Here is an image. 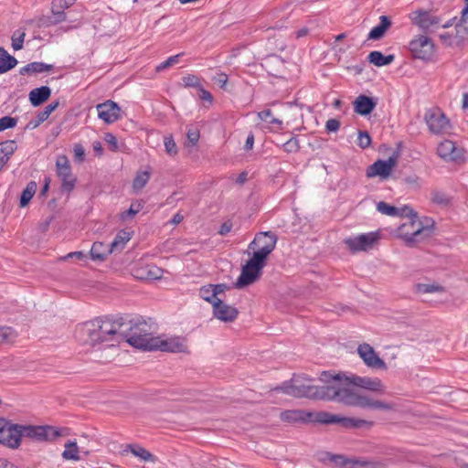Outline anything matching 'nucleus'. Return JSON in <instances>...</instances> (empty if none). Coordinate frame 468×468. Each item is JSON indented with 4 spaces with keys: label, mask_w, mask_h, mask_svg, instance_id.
I'll use <instances>...</instances> for the list:
<instances>
[{
    "label": "nucleus",
    "mask_w": 468,
    "mask_h": 468,
    "mask_svg": "<svg viewBox=\"0 0 468 468\" xmlns=\"http://www.w3.org/2000/svg\"><path fill=\"white\" fill-rule=\"evenodd\" d=\"M313 382L314 378L305 374L293 375L290 381L283 382L273 390L298 399L336 401L344 405H368L367 400L355 397L339 381H323L324 386H316Z\"/></svg>",
    "instance_id": "1"
},
{
    "label": "nucleus",
    "mask_w": 468,
    "mask_h": 468,
    "mask_svg": "<svg viewBox=\"0 0 468 468\" xmlns=\"http://www.w3.org/2000/svg\"><path fill=\"white\" fill-rule=\"evenodd\" d=\"M123 316L112 318L110 316L97 317L79 325V337L91 346L106 344L113 346L121 343Z\"/></svg>",
    "instance_id": "2"
},
{
    "label": "nucleus",
    "mask_w": 468,
    "mask_h": 468,
    "mask_svg": "<svg viewBox=\"0 0 468 468\" xmlns=\"http://www.w3.org/2000/svg\"><path fill=\"white\" fill-rule=\"evenodd\" d=\"M319 379L321 381H331L335 380L339 381V383L343 384V386L355 397H357L359 399H363L367 400V403L368 405L367 406H360V405H351L352 407H359L362 409H369V410H394V404L390 402L381 401L378 399H374L371 397L368 396H362L359 394H356L352 389V386L362 388L367 390L371 391H378L383 392L384 391V386L381 382V380L378 378H371L367 377H358V376H352L351 378L346 377L342 373L338 374H333L330 371H323L320 375Z\"/></svg>",
    "instance_id": "3"
},
{
    "label": "nucleus",
    "mask_w": 468,
    "mask_h": 468,
    "mask_svg": "<svg viewBox=\"0 0 468 468\" xmlns=\"http://www.w3.org/2000/svg\"><path fill=\"white\" fill-rule=\"evenodd\" d=\"M281 420L288 423L339 424L346 429H357L372 426L373 422L361 419L342 417L327 411H311L305 410H288L281 413Z\"/></svg>",
    "instance_id": "4"
},
{
    "label": "nucleus",
    "mask_w": 468,
    "mask_h": 468,
    "mask_svg": "<svg viewBox=\"0 0 468 468\" xmlns=\"http://www.w3.org/2000/svg\"><path fill=\"white\" fill-rule=\"evenodd\" d=\"M396 217H407L410 220V227L414 229L412 231L406 230L409 227L407 223L399 228L400 235L409 245L430 238L433 234L434 221L431 218H425V225H423L418 219L417 212L409 206L399 207V215Z\"/></svg>",
    "instance_id": "5"
},
{
    "label": "nucleus",
    "mask_w": 468,
    "mask_h": 468,
    "mask_svg": "<svg viewBox=\"0 0 468 468\" xmlns=\"http://www.w3.org/2000/svg\"><path fill=\"white\" fill-rule=\"evenodd\" d=\"M121 342L125 340L130 346L144 350L153 351L155 336H152L145 322H134L123 317Z\"/></svg>",
    "instance_id": "6"
},
{
    "label": "nucleus",
    "mask_w": 468,
    "mask_h": 468,
    "mask_svg": "<svg viewBox=\"0 0 468 468\" xmlns=\"http://www.w3.org/2000/svg\"><path fill=\"white\" fill-rule=\"evenodd\" d=\"M410 18L414 26H417L425 34L432 33L437 29L448 28L453 25V20L444 21L443 16L433 9H417L410 13Z\"/></svg>",
    "instance_id": "7"
},
{
    "label": "nucleus",
    "mask_w": 468,
    "mask_h": 468,
    "mask_svg": "<svg viewBox=\"0 0 468 468\" xmlns=\"http://www.w3.org/2000/svg\"><path fill=\"white\" fill-rule=\"evenodd\" d=\"M20 441L27 438L35 441H54L69 434V429L51 425L19 424Z\"/></svg>",
    "instance_id": "8"
},
{
    "label": "nucleus",
    "mask_w": 468,
    "mask_h": 468,
    "mask_svg": "<svg viewBox=\"0 0 468 468\" xmlns=\"http://www.w3.org/2000/svg\"><path fill=\"white\" fill-rule=\"evenodd\" d=\"M266 264V261L252 254V257L242 266L241 273L235 283L236 287L241 289L258 281Z\"/></svg>",
    "instance_id": "9"
},
{
    "label": "nucleus",
    "mask_w": 468,
    "mask_h": 468,
    "mask_svg": "<svg viewBox=\"0 0 468 468\" xmlns=\"http://www.w3.org/2000/svg\"><path fill=\"white\" fill-rule=\"evenodd\" d=\"M424 122L430 133L434 135L448 133L452 129L449 118L439 107L427 109L424 114Z\"/></svg>",
    "instance_id": "10"
},
{
    "label": "nucleus",
    "mask_w": 468,
    "mask_h": 468,
    "mask_svg": "<svg viewBox=\"0 0 468 468\" xmlns=\"http://www.w3.org/2000/svg\"><path fill=\"white\" fill-rule=\"evenodd\" d=\"M277 243V236L271 232H260L249 244L248 250H252L254 255L267 261L269 255L274 250Z\"/></svg>",
    "instance_id": "11"
},
{
    "label": "nucleus",
    "mask_w": 468,
    "mask_h": 468,
    "mask_svg": "<svg viewBox=\"0 0 468 468\" xmlns=\"http://www.w3.org/2000/svg\"><path fill=\"white\" fill-rule=\"evenodd\" d=\"M57 176L61 181V191L70 193L76 186L77 177L72 174L69 158L62 154L56 160Z\"/></svg>",
    "instance_id": "12"
},
{
    "label": "nucleus",
    "mask_w": 468,
    "mask_h": 468,
    "mask_svg": "<svg viewBox=\"0 0 468 468\" xmlns=\"http://www.w3.org/2000/svg\"><path fill=\"white\" fill-rule=\"evenodd\" d=\"M0 427V444L10 449H18L20 446L19 424L13 423L4 418Z\"/></svg>",
    "instance_id": "13"
},
{
    "label": "nucleus",
    "mask_w": 468,
    "mask_h": 468,
    "mask_svg": "<svg viewBox=\"0 0 468 468\" xmlns=\"http://www.w3.org/2000/svg\"><path fill=\"white\" fill-rule=\"evenodd\" d=\"M409 48L415 58L430 60L434 54V44L427 36H419L409 44Z\"/></svg>",
    "instance_id": "14"
},
{
    "label": "nucleus",
    "mask_w": 468,
    "mask_h": 468,
    "mask_svg": "<svg viewBox=\"0 0 468 468\" xmlns=\"http://www.w3.org/2000/svg\"><path fill=\"white\" fill-rule=\"evenodd\" d=\"M378 239V232H368L354 238H348L345 240V243L353 252L367 251L373 248Z\"/></svg>",
    "instance_id": "15"
},
{
    "label": "nucleus",
    "mask_w": 468,
    "mask_h": 468,
    "mask_svg": "<svg viewBox=\"0 0 468 468\" xmlns=\"http://www.w3.org/2000/svg\"><path fill=\"white\" fill-rule=\"evenodd\" d=\"M398 154H393L387 160H377L367 169V177L380 176L381 178H388L392 169L397 165Z\"/></svg>",
    "instance_id": "16"
},
{
    "label": "nucleus",
    "mask_w": 468,
    "mask_h": 468,
    "mask_svg": "<svg viewBox=\"0 0 468 468\" xmlns=\"http://www.w3.org/2000/svg\"><path fill=\"white\" fill-rule=\"evenodd\" d=\"M357 353L368 367L382 370L387 369L385 361L378 356L369 344L364 343L359 345L357 347Z\"/></svg>",
    "instance_id": "17"
},
{
    "label": "nucleus",
    "mask_w": 468,
    "mask_h": 468,
    "mask_svg": "<svg viewBox=\"0 0 468 468\" xmlns=\"http://www.w3.org/2000/svg\"><path fill=\"white\" fill-rule=\"evenodd\" d=\"M98 116L106 123H112L120 118L121 109L118 104L111 100L96 106Z\"/></svg>",
    "instance_id": "18"
},
{
    "label": "nucleus",
    "mask_w": 468,
    "mask_h": 468,
    "mask_svg": "<svg viewBox=\"0 0 468 468\" xmlns=\"http://www.w3.org/2000/svg\"><path fill=\"white\" fill-rule=\"evenodd\" d=\"M212 306L214 316L220 321L230 323L238 317V309L225 303L222 300L216 301Z\"/></svg>",
    "instance_id": "19"
},
{
    "label": "nucleus",
    "mask_w": 468,
    "mask_h": 468,
    "mask_svg": "<svg viewBox=\"0 0 468 468\" xmlns=\"http://www.w3.org/2000/svg\"><path fill=\"white\" fill-rule=\"evenodd\" d=\"M153 346V351L160 350L165 352H172V353H179L185 352L186 346L178 337H174L170 339H161L160 337H156Z\"/></svg>",
    "instance_id": "20"
},
{
    "label": "nucleus",
    "mask_w": 468,
    "mask_h": 468,
    "mask_svg": "<svg viewBox=\"0 0 468 468\" xmlns=\"http://www.w3.org/2000/svg\"><path fill=\"white\" fill-rule=\"evenodd\" d=\"M378 99L361 94L353 102L354 111L361 116L369 115L376 108Z\"/></svg>",
    "instance_id": "21"
},
{
    "label": "nucleus",
    "mask_w": 468,
    "mask_h": 468,
    "mask_svg": "<svg viewBox=\"0 0 468 468\" xmlns=\"http://www.w3.org/2000/svg\"><path fill=\"white\" fill-rule=\"evenodd\" d=\"M331 462H333L336 466L339 467H346V466H363L366 468H382V463L378 462H367V461H360L356 459H348L346 458L343 455H331L330 457Z\"/></svg>",
    "instance_id": "22"
},
{
    "label": "nucleus",
    "mask_w": 468,
    "mask_h": 468,
    "mask_svg": "<svg viewBox=\"0 0 468 468\" xmlns=\"http://www.w3.org/2000/svg\"><path fill=\"white\" fill-rule=\"evenodd\" d=\"M392 22L389 16H381L379 17V23L374 27L367 35L368 40H379L381 39L388 29L391 27Z\"/></svg>",
    "instance_id": "23"
},
{
    "label": "nucleus",
    "mask_w": 468,
    "mask_h": 468,
    "mask_svg": "<svg viewBox=\"0 0 468 468\" xmlns=\"http://www.w3.org/2000/svg\"><path fill=\"white\" fill-rule=\"evenodd\" d=\"M115 252L114 250H112L111 244H105L103 242L96 241L92 244L91 249L90 250V258L93 261H102L106 259V257L110 254Z\"/></svg>",
    "instance_id": "24"
},
{
    "label": "nucleus",
    "mask_w": 468,
    "mask_h": 468,
    "mask_svg": "<svg viewBox=\"0 0 468 468\" xmlns=\"http://www.w3.org/2000/svg\"><path fill=\"white\" fill-rule=\"evenodd\" d=\"M163 275V271L155 265H147L134 271V277L139 280H157Z\"/></svg>",
    "instance_id": "25"
},
{
    "label": "nucleus",
    "mask_w": 468,
    "mask_h": 468,
    "mask_svg": "<svg viewBox=\"0 0 468 468\" xmlns=\"http://www.w3.org/2000/svg\"><path fill=\"white\" fill-rule=\"evenodd\" d=\"M51 90L48 86L36 88L29 92V101L34 107H37L48 100Z\"/></svg>",
    "instance_id": "26"
},
{
    "label": "nucleus",
    "mask_w": 468,
    "mask_h": 468,
    "mask_svg": "<svg viewBox=\"0 0 468 468\" xmlns=\"http://www.w3.org/2000/svg\"><path fill=\"white\" fill-rule=\"evenodd\" d=\"M53 69V65L47 64L40 61H35L27 64L26 66L22 67L19 70V73L21 75H27V74H37V73H42V72H48Z\"/></svg>",
    "instance_id": "27"
},
{
    "label": "nucleus",
    "mask_w": 468,
    "mask_h": 468,
    "mask_svg": "<svg viewBox=\"0 0 468 468\" xmlns=\"http://www.w3.org/2000/svg\"><path fill=\"white\" fill-rule=\"evenodd\" d=\"M455 37L459 40H468V0L466 6L462 11L461 22L455 26Z\"/></svg>",
    "instance_id": "28"
},
{
    "label": "nucleus",
    "mask_w": 468,
    "mask_h": 468,
    "mask_svg": "<svg viewBox=\"0 0 468 468\" xmlns=\"http://www.w3.org/2000/svg\"><path fill=\"white\" fill-rule=\"evenodd\" d=\"M395 59L393 54L385 56L380 51H371L367 56V61L377 67H383L391 64Z\"/></svg>",
    "instance_id": "29"
},
{
    "label": "nucleus",
    "mask_w": 468,
    "mask_h": 468,
    "mask_svg": "<svg viewBox=\"0 0 468 468\" xmlns=\"http://www.w3.org/2000/svg\"><path fill=\"white\" fill-rule=\"evenodd\" d=\"M16 143L14 140H7L0 143V169L7 163L11 155L16 150Z\"/></svg>",
    "instance_id": "30"
},
{
    "label": "nucleus",
    "mask_w": 468,
    "mask_h": 468,
    "mask_svg": "<svg viewBox=\"0 0 468 468\" xmlns=\"http://www.w3.org/2000/svg\"><path fill=\"white\" fill-rule=\"evenodd\" d=\"M16 58L8 54L4 48L0 47V74L11 70L16 66Z\"/></svg>",
    "instance_id": "31"
},
{
    "label": "nucleus",
    "mask_w": 468,
    "mask_h": 468,
    "mask_svg": "<svg viewBox=\"0 0 468 468\" xmlns=\"http://www.w3.org/2000/svg\"><path fill=\"white\" fill-rule=\"evenodd\" d=\"M52 16H48L41 19V24L43 26H50L60 23L66 20V14L64 12V8H58L52 4Z\"/></svg>",
    "instance_id": "32"
},
{
    "label": "nucleus",
    "mask_w": 468,
    "mask_h": 468,
    "mask_svg": "<svg viewBox=\"0 0 468 468\" xmlns=\"http://www.w3.org/2000/svg\"><path fill=\"white\" fill-rule=\"evenodd\" d=\"M151 177V172L148 170L138 171L133 181V188L135 192L141 191L148 183Z\"/></svg>",
    "instance_id": "33"
},
{
    "label": "nucleus",
    "mask_w": 468,
    "mask_h": 468,
    "mask_svg": "<svg viewBox=\"0 0 468 468\" xmlns=\"http://www.w3.org/2000/svg\"><path fill=\"white\" fill-rule=\"evenodd\" d=\"M131 239V233L122 229L120 230L115 236L114 239L111 243L112 250H121L123 249L124 245Z\"/></svg>",
    "instance_id": "34"
},
{
    "label": "nucleus",
    "mask_w": 468,
    "mask_h": 468,
    "mask_svg": "<svg viewBox=\"0 0 468 468\" xmlns=\"http://www.w3.org/2000/svg\"><path fill=\"white\" fill-rule=\"evenodd\" d=\"M37 190V184L34 181H30L27 183L26 188L22 191L21 197H20V207H26L32 197H34Z\"/></svg>",
    "instance_id": "35"
},
{
    "label": "nucleus",
    "mask_w": 468,
    "mask_h": 468,
    "mask_svg": "<svg viewBox=\"0 0 468 468\" xmlns=\"http://www.w3.org/2000/svg\"><path fill=\"white\" fill-rule=\"evenodd\" d=\"M62 457L65 460L73 461H79L80 459L79 455V447L76 441H68L65 444V450L62 452Z\"/></svg>",
    "instance_id": "36"
},
{
    "label": "nucleus",
    "mask_w": 468,
    "mask_h": 468,
    "mask_svg": "<svg viewBox=\"0 0 468 468\" xmlns=\"http://www.w3.org/2000/svg\"><path fill=\"white\" fill-rule=\"evenodd\" d=\"M131 452L145 462H154L155 456L139 445H128Z\"/></svg>",
    "instance_id": "37"
},
{
    "label": "nucleus",
    "mask_w": 468,
    "mask_h": 468,
    "mask_svg": "<svg viewBox=\"0 0 468 468\" xmlns=\"http://www.w3.org/2000/svg\"><path fill=\"white\" fill-rule=\"evenodd\" d=\"M455 143L452 140H444L437 147L438 155L444 161L447 160L452 151L454 149Z\"/></svg>",
    "instance_id": "38"
},
{
    "label": "nucleus",
    "mask_w": 468,
    "mask_h": 468,
    "mask_svg": "<svg viewBox=\"0 0 468 468\" xmlns=\"http://www.w3.org/2000/svg\"><path fill=\"white\" fill-rule=\"evenodd\" d=\"M416 291L420 293H433L443 292L445 289L443 286L437 283H418L416 285Z\"/></svg>",
    "instance_id": "39"
},
{
    "label": "nucleus",
    "mask_w": 468,
    "mask_h": 468,
    "mask_svg": "<svg viewBox=\"0 0 468 468\" xmlns=\"http://www.w3.org/2000/svg\"><path fill=\"white\" fill-rule=\"evenodd\" d=\"M466 151L456 144L445 162H454L456 164H464L466 162Z\"/></svg>",
    "instance_id": "40"
},
{
    "label": "nucleus",
    "mask_w": 468,
    "mask_h": 468,
    "mask_svg": "<svg viewBox=\"0 0 468 468\" xmlns=\"http://www.w3.org/2000/svg\"><path fill=\"white\" fill-rule=\"evenodd\" d=\"M16 336L17 333L12 327L0 325V344L11 343Z\"/></svg>",
    "instance_id": "41"
},
{
    "label": "nucleus",
    "mask_w": 468,
    "mask_h": 468,
    "mask_svg": "<svg viewBox=\"0 0 468 468\" xmlns=\"http://www.w3.org/2000/svg\"><path fill=\"white\" fill-rule=\"evenodd\" d=\"M377 209L383 215H388L391 217H396L397 215H399V207L391 206L384 201H379L377 204Z\"/></svg>",
    "instance_id": "42"
},
{
    "label": "nucleus",
    "mask_w": 468,
    "mask_h": 468,
    "mask_svg": "<svg viewBox=\"0 0 468 468\" xmlns=\"http://www.w3.org/2000/svg\"><path fill=\"white\" fill-rule=\"evenodd\" d=\"M143 208V205L139 202L132 203L129 209L123 211L121 214L122 220H127L129 218H133L140 210Z\"/></svg>",
    "instance_id": "43"
},
{
    "label": "nucleus",
    "mask_w": 468,
    "mask_h": 468,
    "mask_svg": "<svg viewBox=\"0 0 468 468\" xmlns=\"http://www.w3.org/2000/svg\"><path fill=\"white\" fill-rule=\"evenodd\" d=\"M181 80L183 85L187 88L198 89L201 86L200 78L194 74H187L184 76Z\"/></svg>",
    "instance_id": "44"
},
{
    "label": "nucleus",
    "mask_w": 468,
    "mask_h": 468,
    "mask_svg": "<svg viewBox=\"0 0 468 468\" xmlns=\"http://www.w3.org/2000/svg\"><path fill=\"white\" fill-rule=\"evenodd\" d=\"M371 144V136L367 131H359L358 132V137H357V145L362 148L366 149L369 147Z\"/></svg>",
    "instance_id": "45"
},
{
    "label": "nucleus",
    "mask_w": 468,
    "mask_h": 468,
    "mask_svg": "<svg viewBox=\"0 0 468 468\" xmlns=\"http://www.w3.org/2000/svg\"><path fill=\"white\" fill-rule=\"evenodd\" d=\"M212 292H214L212 284L203 286L199 291V295L202 299L205 301L210 303L212 305L216 302L215 298L213 297Z\"/></svg>",
    "instance_id": "46"
},
{
    "label": "nucleus",
    "mask_w": 468,
    "mask_h": 468,
    "mask_svg": "<svg viewBox=\"0 0 468 468\" xmlns=\"http://www.w3.org/2000/svg\"><path fill=\"white\" fill-rule=\"evenodd\" d=\"M282 147L286 153H296L300 149L299 140L296 137H291L282 144Z\"/></svg>",
    "instance_id": "47"
},
{
    "label": "nucleus",
    "mask_w": 468,
    "mask_h": 468,
    "mask_svg": "<svg viewBox=\"0 0 468 468\" xmlns=\"http://www.w3.org/2000/svg\"><path fill=\"white\" fill-rule=\"evenodd\" d=\"M431 201L441 206H446L450 203V199L447 195L441 191H433L431 193Z\"/></svg>",
    "instance_id": "48"
},
{
    "label": "nucleus",
    "mask_w": 468,
    "mask_h": 468,
    "mask_svg": "<svg viewBox=\"0 0 468 468\" xmlns=\"http://www.w3.org/2000/svg\"><path fill=\"white\" fill-rule=\"evenodd\" d=\"M58 101H53L50 104L47 105L43 111L39 112L37 116L44 122L49 117V115L58 108Z\"/></svg>",
    "instance_id": "49"
},
{
    "label": "nucleus",
    "mask_w": 468,
    "mask_h": 468,
    "mask_svg": "<svg viewBox=\"0 0 468 468\" xmlns=\"http://www.w3.org/2000/svg\"><path fill=\"white\" fill-rule=\"evenodd\" d=\"M182 55H183V53H180V54L169 57L166 60H165L164 62H162L158 66H156V71H162V70L178 63L179 58Z\"/></svg>",
    "instance_id": "50"
},
{
    "label": "nucleus",
    "mask_w": 468,
    "mask_h": 468,
    "mask_svg": "<svg viewBox=\"0 0 468 468\" xmlns=\"http://www.w3.org/2000/svg\"><path fill=\"white\" fill-rule=\"evenodd\" d=\"M16 123V118L11 116H4L0 118V132L15 127Z\"/></svg>",
    "instance_id": "51"
},
{
    "label": "nucleus",
    "mask_w": 468,
    "mask_h": 468,
    "mask_svg": "<svg viewBox=\"0 0 468 468\" xmlns=\"http://www.w3.org/2000/svg\"><path fill=\"white\" fill-rule=\"evenodd\" d=\"M165 147L167 154L171 156L177 154V146L172 136L165 137Z\"/></svg>",
    "instance_id": "52"
},
{
    "label": "nucleus",
    "mask_w": 468,
    "mask_h": 468,
    "mask_svg": "<svg viewBox=\"0 0 468 468\" xmlns=\"http://www.w3.org/2000/svg\"><path fill=\"white\" fill-rule=\"evenodd\" d=\"M74 159L78 163H82L85 160V149L80 144H76L73 148Z\"/></svg>",
    "instance_id": "53"
},
{
    "label": "nucleus",
    "mask_w": 468,
    "mask_h": 468,
    "mask_svg": "<svg viewBox=\"0 0 468 468\" xmlns=\"http://www.w3.org/2000/svg\"><path fill=\"white\" fill-rule=\"evenodd\" d=\"M104 141L110 146L112 151H117L118 143H117V138L115 137V135H113L111 133H107L104 135Z\"/></svg>",
    "instance_id": "54"
},
{
    "label": "nucleus",
    "mask_w": 468,
    "mask_h": 468,
    "mask_svg": "<svg viewBox=\"0 0 468 468\" xmlns=\"http://www.w3.org/2000/svg\"><path fill=\"white\" fill-rule=\"evenodd\" d=\"M186 137L192 145H196L200 138V133L197 129H189L186 133Z\"/></svg>",
    "instance_id": "55"
},
{
    "label": "nucleus",
    "mask_w": 468,
    "mask_h": 468,
    "mask_svg": "<svg viewBox=\"0 0 468 468\" xmlns=\"http://www.w3.org/2000/svg\"><path fill=\"white\" fill-rule=\"evenodd\" d=\"M340 128V122L337 119H329L325 123V129L327 132H337Z\"/></svg>",
    "instance_id": "56"
},
{
    "label": "nucleus",
    "mask_w": 468,
    "mask_h": 468,
    "mask_svg": "<svg viewBox=\"0 0 468 468\" xmlns=\"http://www.w3.org/2000/svg\"><path fill=\"white\" fill-rule=\"evenodd\" d=\"M25 36V33H21L17 37L15 35L12 37V47L15 50L22 49Z\"/></svg>",
    "instance_id": "57"
},
{
    "label": "nucleus",
    "mask_w": 468,
    "mask_h": 468,
    "mask_svg": "<svg viewBox=\"0 0 468 468\" xmlns=\"http://www.w3.org/2000/svg\"><path fill=\"white\" fill-rule=\"evenodd\" d=\"M86 258H87V256H86V254L84 252H82V251H73V252L68 253L61 260L68 261L69 259H76L78 261H82V260H84Z\"/></svg>",
    "instance_id": "58"
},
{
    "label": "nucleus",
    "mask_w": 468,
    "mask_h": 468,
    "mask_svg": "<svg viewBox=\"0 0 468 468\" xmlns=\"http://www.w3.org/2000/svg\"><path fill=\"white\" fill-rule=\"evenodd\" d=\"M75 1L76 0H53L52 4L58 9L59 8L67 9V8L70 7L75 3Z\"/></svg>",
    "instance_id": "59"
},
{
    "label": "nucleus",
    "mask_w": 468,
    "mask_h": 468,
    "mask_svg": "<svg viewBox=\"0 0 468 468\" xmlns=\"http://www.w3.org/2000/svg\"><path fill=\"white\" fill-rule=\"evenodd\" d=\"M232 222L230 220H227L223 222L219 228L218 234L221 236H226L232 229Z\"/></svg>",
    "instance_id": "60"
},
{
    "label": "nucleus",
    "mask_w": 468,
    "mask_h": 468,
    "mask_svg": "<svg viewBox=\"0 0 468 468\" xmlns=\"http://www.w3.org/2000/svg\"><path fill=\"white\" fill-rule=\"evenodd\" d=\"M198 91H199V98L202 100V101H208V102H212L213 101V96L212 94L205 90L202 85L198 88Z\"/></svg>",
    "instance_id": "61"
},
{
    "label": "nucleus",
    "mask_w": 468,
    "mask_h": 468,
    "mask_svg": "<svg viewBox=\"0 0 468 468\" xmlns=\"http://www.w3.org/2000/svg\"><path fill=\"white\" fill-rule=\"evenodd\" d=\"M212 287H213L214 292H212L211 295H213V297L215 298L216 301L220 300L218 297V295L225 292V290L227 289V285L223 284V283H219V284H216V285L212 284Z\"/></svg>",
    "instance_id": "62"
},
{
    "label": "nucleus",
    "mask_w": 468,
    "mask_h": 468,
    "mask_svg": "<svg viewBox=\"0 0 468 468\" xmlns=\"http://www.w3.org/2000/svg\"><path fill=\"white\" fill-rule=\"evenodd\" d=\"M253 144H254V134L252 133H250L247 137V140L245 142L244 149L246 151H250L253 148Z\"/></svg>",
    "instance_id": "63"
},
{
    "label": "nucleus",
    "mask_w": 468,
    "mask_h": 468,
    "mask_svg": "<svg viewBox=\"0 0 468 468\" xmlns=\"http://www.w3.org/2000/svg\"><path fill=\"white\" fill-rule=\"evenodd\" d=\"M216 81L224 89L228 82V76L225 73H220L215 78Z\"/></svg>",
    "instance_id": "64"
}]
</instances>
